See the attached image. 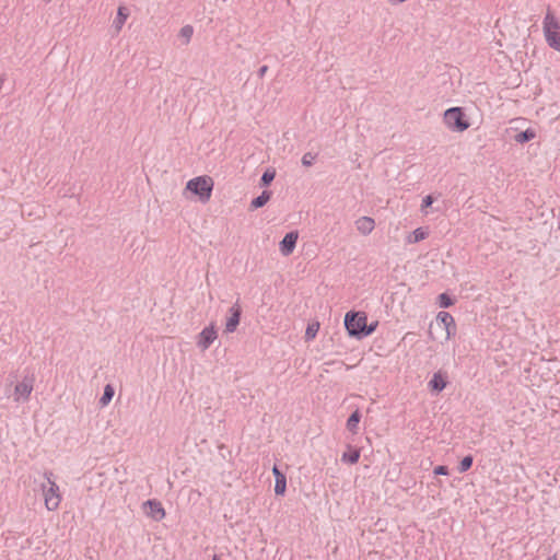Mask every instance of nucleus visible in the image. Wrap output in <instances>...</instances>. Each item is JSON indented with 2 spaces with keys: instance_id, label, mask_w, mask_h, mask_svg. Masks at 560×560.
<instances>
[{
  "instance_id": "obj_23",
  "label": "nucleus",
  "mask_w": 560,
  "mask_h": 560,
  "mask_svg": "<svg viewBox=\"0 0 560 560\" xmlns=\"http://www.w3.org/2000/svg\"><path fill=\"white\" fill-rule=\"evenodd\" d=\"M472 462H474V459L470 455L465 456L458 465V471L465 472V471L469 470L472 466Z\"/></svg>"
},
{
  "instance_id": "obj_10",
  "label": "nucleus",
  "mask_w": 560,
  "mask_h": 560,
  "mask_svg": "<svg viewBox=\"0 0 560 560\" xmlns=\"http://www.w3.org/2000/svg\"><path fill=\"white\" fill-rule=\"evenodd\" d=\"M436 320L441 323L446 331V340L452 339L456 335V323L454 317L448 312H440Z\"/></svg>"
},
{
  "instance_id": "obj_30",
  "label": "nucleus",
  "mask_w": 560,
  "mask_h": 560,
  "mask_svg": "<svg viewBox=\"0 0 560 560\" xmlns=\"http://www.w3.org/2000/svg\"><path fill=\"white\" fill-rule=\"evenodd\" d=\"M433 203V197L432 196H425L422 200L421 208L424 210L425 208L430 207Z\"/></svg>"
},
{
  "instance_id": "obj_3",
  "label": "nucleus",
  "mask_w": 560,
  "mask_h": 560,
  "mask_svg": "<svg viewBox=\"0 0 560 560\" xmlns=\"http://www.w3.org/2000/svg\"><path fill=\"white\" fill-rule=\"evenodd\" d=\"M44 476L47 480V483L42 485L45 506L48 511H56L58 510L62 499L59 486L51 479V471H46Z\"/></svg>"
},
{
  "instance_id": "obj_31",
  "label": "nucleus",
  "mask_w": 560,
  "mask_h": 560,
  "mask_svg": "<svg viewBox=\"0 0 560 560\" xmlns=\"http://www.w3.org/2000/svg\"><path fill=\"white\" fill-rule=\"evenodd\" d=\"M267 71H268V66H261V67L259 68V70H258V75H259L260 78H262V77L266 74V72H267Z\"/></svg>"
},
{
  "instance_id": "obj_29",
  "label": "nucleus",
  "mask_w": 560,
  "mask_h": 560,
  "mask_svg": "<svg viewBox=\"0 0 560 560\" xmlns=\"http://www.w3.org/2000/svg\"><path fill=\"white\" fill-rule=\"evenodd\" d=\"M434 474L435 475L446 476V475H448V468L446 466H443V465L436 466L434 468Z\"/></svg>"
},
{
  "instance_id": "obj_34",
  "label": "nucleus",
  "mask_w": 560,
  "mask_h": 560,
  "mask_svg": "<svg viewBox=\"0 0 560 560\" xmlns=\"http://www.w3.org/2000/svg\"><path fill=\"white\" fill-rule=\"evenodd\" d=\"M43 1H44V2H46V3H48V2H50L51 0H43Z\"/></svg>"
},
{
  "instance_id": "obj_22",
  "label": "nucleus",
  "mask_w": 560,
  "mask_h": 560,
  "mask_svg": "<svg viewBox=\"0 0 560 560\" xmlns=\"http://www.w3.org/2000/svg\"><path fill=\"white\" fill-rule=\"evenodd\" d=\"M114 393L115 392H114V388L112 387V385H106L104 388L103 396L100 399L101 405L102 406L108 405L114 396Z\"/></svg>"
},
{
  "instance_id": "obj_32",
  "label": "nucleus",
  "mask_w": 560,
  "mask_h": 560,
  "mask_svg": "<svg viewBox=\"0 0 560 560\" xmlns=\"http://www.w3.org/2000/svg\"><path fill=\"white\" fill-rule=\"evenodd\" d=\"M4 81H5V78L4 77H0V90L2 89V86L4 84Z\"/></svg>"
},
{
  "instance_id": "obj_26",
  "label": "nucleus",
  "mask_w": 560,
  "mask_h": 560,
  "mask_svg": "<svg viewBox=\"0 0 560 560\" xmlns=\"http://www.w3.org/2000/svg\"><path fill=\"white\" fill-rule=\"evenodd\" d=\"M276 176L275 170H267L261 176V185L268 186Z\"/></svg>"
},
{
  "instance_id": "obj_4",
  "label": "nucleus",
  "mask_w": 560,
  "mask_h": 560,
  "mask_svg": "<svg viewBox=\"0 0 560 560\" xmlns=\"http://www.w3.org/2000/svg\"><path fill=\"white\" fill-rule=\"evenodd\" d=\"M186 189L196 194L202 202L210 199L213 189V179L210 176H198L188 180Z\"/></svg>"
},
{
  "instance_id": "obj_8",
  "label": "nucleus",
  "mask_w": 560,
  "mask_h": 560,
  "mask_svg": "<svg viewBox=\"0 0 560 560\" xmlns=\"http://www.w3.org/2000/svg\"><path fill=\"white\" fill-rule=\"evenodd\" d=\"M242 315V308L236 302L232 307L229 310V315L226 317L225 326H224V332L225 334H232L236 330Z\"/></svg>"
},
{
  "instance_id": "obj_1",
  "label": "nucleus",
  "mask_w": 560,
  "mask_h": 560,
  "mask_svg": "<svg viewBox=\"0 0 560 560\" xmlns=\"http://www.w3.org/2000/svg\"><path fill=\"white\" fill-rule=\"evenodd\" d=\"M35 382V373L26 369L22 378L14 386L13 382L7 384V397H12V400L16 404L27 402L34 390Z\"/></svg>"
},
{
  "instance_id": "obj_14",
  "label": "nucleus",
  "mask_w": 560,
  "mask_h": 560,
  "mask_svg": "<svg viewBox=\"0 0 560 560\" xmlns=\"http://www.w3.org/2000/svg\"><path fill=\"white\" fill-rule=\"evenodd\" d=\"M129 16V11L126 7L120 5L117 10V15L114 19L113 27L115 28L116 33L118 34L124 24L126 23L127 19Z\"/></svg>"
},
{
  "instance_id": "obj_12",
  "label": "nucleus",
  "mask_w": 560,
  "mask_h": 560,
  "mask_svg": "<svg viewBox=\"0 0 560 560\" xmlns=\"http://www.w3.org/2000/svg\"><path fill=\"white\" fill-rule=\"evenodd\" d=\"M143 505L149 508L148 514L155 518L156 521H160L165 517V510L160 501L148 500L143 503Z\"/></svg>"
},
{
  "instance_id": "obj_20",
  "label": "nucleus",
  "mask_w": 560,
  "mask_h": 560,
  "mask_svg": "<svg viewBox=\"0 0 560 560\" xmlns=\"http://www.w3.org/2000/svg\"><path fill=\"white\" fill-rule=\"evenodd\" d=\"M360 451L359 450H350L349 452H345L342 454L341 459L349 464H355L359 462Z\"/></svg>"
},
{
  "instance_id": "obj_33",
  "label": "nucleus",
  "mask_w": 560,
  "mask_h": 560,
  "mask_svg": "<svg viewBox=\"0 0 560 560\" xmlns=\"http://www.w3.org/2000/svg\"><path fill=\"white\" fill-rule=\"evenodd\" d=\"M212 560H219L218 556H214V557L212 558Z\"/></svg>"
},
{
  "instance_id": "obj_16",
  "label": "nucleus",
  "mask_w": 560,
  "mask_h": 560,
  "mask_svg": "<svg viewBox=\"0 0 560 560\" xmlns=\"http://www.w3.org/2000/svg\"><path fill=\"white\" fill-rule=\"evenodd\" d=\"M270 197H271V191L264 190L260 196H258L257 198L252 200L250 208L258 209V208L264 207L270 200Z\"/></svg>"
},
{
  "instance_id": "obj_21",
  "label": "nucleus",
  "mask_w": 560,
  "mask_h": 560,
  "mask_svg": "<svg viewBox=\"0 0 560 560\" xmlns=\"http://www.w3.org/2000/svg\"><path fill=\"white\" fill-rule=\"evenodd\" d=\"M194 35V27L191 25H185L179 31V37L184 38V44L187 45Z\"/></svg>"
},
{
  "instance_id": "obj_13",
  "label": "nucleus",
  "mask_w": 560,
  "mask_h": 560,
  "mask_svg": "<svg viewBox=\"0 0 560 560\" xmlns=\"http://www.w3.org/2000/svg\"><path fill=\"white\" fill-rule=\"evenodd\" d=\"M272 474L276 478L275 493L277 495H283L287 490V477L277 466H273Z\"/></svg>"
},
{
  "instance_id": "obj_25",
  "label": "nucleus",
  "mask_w": 560,
  "mask_h": 560,
  "mask_svg": "<svg viewBox=\"0 0 560 560\" xmlns=\"http://www.w3.org/2000/svg\"><path fill=\"white\" fill-rule=\"evenodd\" d=\"M318 329H319L318 323L308 325L306 328V331H305L306 340L314 339L316 337Z\"/></svg>"
},
{
  "instance_id": "obj_2",
  "label": "nucleus",
  "mask_w": 560,
  "mask_h": 560,
  "mask_svg": "<svg viewBox=\"0 0 560 560\" xmlns=\"http://www.w3.org/2000/svg\"><path fill=\"white\" fill-rule=\"evenodd\" d=\"M542 32L548 46L560 51V20L549 5L542 20Z\"/></svg>"
},
{
  "instance_id": "obj_19",
  "label": "nucleus",
  "mask_w": 560,
  "mask_h": 560,
  "mask_svg": "<svg viewBox=\"0 0 560 560\" xmlns=\"http://www.w3.org/2000/svg\"><path fill=\"white\" fill-rule=\"evenodd\" d=\"M428 232H425L422 228L416 229L410 236H408V243H418L427 238Z\"/></svg>"
},
{
  "instance_id": "obj_24",
  "label": "nucleus",
  "mask_w": 560,
  "mask_h": 560,
  "mask_svg": "<svg viewBox=\"0 0 560 560\" xmlns=\"http://www.w3.org/2000/svg\"><path fill=\"white\" fill-rule=\"evenodd\" d=\"M454 304V300L446 293H442L439 295V305L441 307H450Z\"/></svg>"
},
{
  "instance_id": "obj_11",
  "label": "nucleus",
  "mask_w": 560,
  "mask_h": 560,
  "mask_svg": "<svg viewBox=\"0 0 560 560\" xmlns=\"http://www.w3.org/2000/svg\"><path fill=\"white\" fill-rule=\"evenodd\" d=\"M357 231L362 235H369L375 228V221L371 217H361L355 222Z\"/></svg>"
},
{
  "instance_id": "obj_6",
  "label": "nucleus",
  "mask_w": 560,
  "mask_h": 560,
  "mask_svg": "<svg viewBox=\"0 0 560 560\" xmlns=\"http://www.w3.org/2000/svg\"><path fill=\"white\" fill-rule=\"evenodd\" d=\"M444 122L453 131H465L469 128V122L460 107H452L444 113Z\"/></svg>"
},
{
  "instance_id": "obj_7",
  "label": "nucleus",
  "mask_w": 560,
  "mask_h": 560,
  "mask_svg": "<svg viewBox=\"0 0 560 560\" xmlns=\"http://www.w3.org/2000/svg\"><path fill=\"white\" fill-rule=\"evenodd\" d=\"M218 338V330L212 323L205 327L197 337V346L202 350H207L213 341Z\"/></svg>"
},
{
  "instance_id": "obj_5",
  "label": "nucleus",
  "mask_w": 560,
  "mask_h": 560,
  "mask_svg": "<svg viewBox=\"0 0 560 560\" xmlns=\"http://www.w3.org/2000/svg\"><path fill=\"white\" fill-rule=\"evenodd\" d=\"M368 316L363 312H348L345 316V326L350 336L363 337L366 327Z\"/></svg>"
},
{
  "instance_id": "obj_9",
  "label": "nucleus",
  "mask_w": 560,
  "mask_h": 560,
  "mask_svg": "<svg viewBox=\"0 0 560 560\" xmlns=\"http://www.w3.org/2000/svg\"><path fill=\"white\" fill-rule=\"evenodd\" d=\"M299 238L298 231H292L285 234V236L282 238V241L279 244L280 253L283 256H290L296 246V242Z\"/></svg>"
},
{
  "instance_id": "obj_27",
  "label": "nucleus",
  "mask_w": 560,
  "mask_h": 560,
  "mask_svg": "<svg viewBox=\"0 0 560 560\" xmlns=\"http://www.w3.org/2000/svg\"><path fill=\"white\" fill-rule=\"evenodd\" d=\"M316 159V155L311 153V152H306L303 156H302V164L304 166H311L314 161Z\"/></svg>"
},
{
  "instance_id": "obj_17",
  "label": "nucleus",
  "mask_w": 560,
  "mask_h": 560,
  "mask_svg": "<svg viewBox=\"0 0 560 560\" xmlns=\"http://www.w3.org/2000/svg\"><path fill=\"white\" fill-rule=\"evenodd\" d=\"M360 420H361V413L359 410H355L354 412L351 413V416L347 420V429L351 433L355 434L358 432V425H359Z\"/></svg>"
},
{
  "instance_id": "obj_15",
  "label": "nucleus",
  "mask_w": 560,
  "mask_h": 560,
  "mask_svg": "<svg viewBox=\"0 0 560 560\" xmlns=\"http://www.w3.org/2000/svg\"><path fill=\"white\" fill-rule=\"evenodd\" d=\"M446 380L441 372L434 373L433 377L429 382V387L434 392H442L446 387Z\"/></svg>"
},
{
  "instance_id": "obj_35",
  "label": "nucleus",
  "mask_w": 560,
  "mask_h": 560,
  "mask_svg": "<svg viewBox=\"0 0 560 560\" xmlns=\"http://www.w3.org/2000/svg\"><path fill=\"white\" fill-rule=\"evenodd\" d=\"M547 560H557L556 558H548Z\"/></svg>"
},
{
  "instance_id": "obj_28",
  "label": "nucleus",
  "mask_w": 560,
  "mask_h": 560,
  "mask_svg": "<svg viewBox=\"0 0 560 560\" xmlns=\"http://www.w3.org/2000/svg\"><path fill=\"white\" fill-rule=\"evenodd\" d=\"M377 325H378L377 322H374L371 325L366 324V327L364 328V331H363V337L372 335L376 330Z\"/></svg>"
},
{
  "instance_id": "obj_18",
  "label": "nucleus",
  "mask_w": 560,
  "mask_h": 560,
  "mask_svg": "<svg viewBox=\"0 0 560 560\" xmlns=\"http://www.w3.org/2000/svg\"><path fill=\"white\" fill-rule=\"evenodd\" d=\"M536 138V131L532 128H528L526 129L525 131H522L520 133H517L515 137H514V140L517 142V143H525V142H528L533 139Z\"/></svg>"
}]
</instances>
